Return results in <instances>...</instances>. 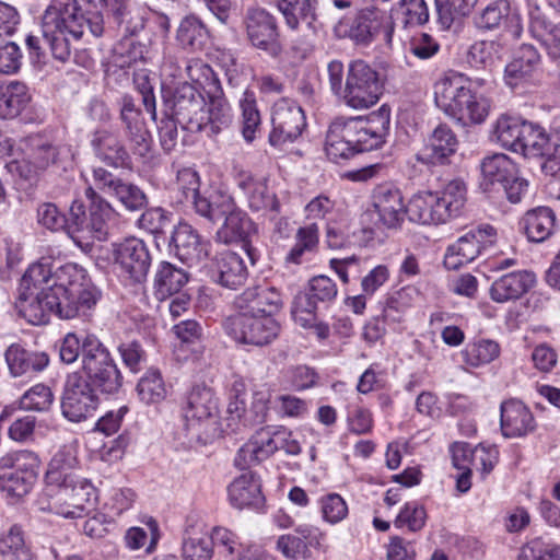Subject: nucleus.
Segmentation results:
<instances>
[{"label": "nucleus", "mask_w": 560, "mask_h": 560, "mask_svg": "<svg viewBox=\"0 0 560 560\" xmlns=\"http://www.w3.org/2000/svg\"><path fill=\"white\" fill-rule=\"evenodd\" d=\"M101 298L86 271L77 264H66L54 272L42 264L23 275L15 308L30 324H46L50 314L71 319L86 316Z\"/></svg>", "instance_id": "1"}, {"label": "nucleus", "mask_w": 560, "mask_h": 560, "mask_svg": "<svg viewBox=\"0 0 560 560\" xmlns=\"http://www.w3.org/2000/svg\"><path fill=\"white\" fill-rule=\"evenodd\" d=\"M104 32L101 12H85L79 0H51L42 15L39 30L26 36L25 45L32 58L39 60L49 48L55 59L66 61L71 55V40L89 42Z\"/></svg>", "instance_id": "2"}, {"label": "nucleus", "mask_w": 560, "mask_h": 560, "mask_svg": "<svg viewBox=\"0 0 560 560\" xmlns=\"http://www.w3.org/2000/svg\"><path fill=\"white\" fill-rule=\"evenodd\" d=\"M89 208L81 200L71 203L67 234L84 252H90L94 241H103L107 235V221L113 214L110 205L94 188L85 190Z\"/></svg>", "instance_id": "3"}, {"label": "nucleus", "mask_w": 560, "mask_h": 560, "mask_svg": "<svg viewBox=\"0 0 560 560\" xmlns=\"http://www.w3.org/2000/svg\"><path fill=\"white\" fill-rule=\"evenodd\" d=\"M436 105L453 118L479 124L488 115L487 100L478 97L464 84L462 75L445 77L434 85Z\"/></svg>", "instance_id": "4"}, {"label": "nucleus", "mask_w": 560, "mask_h": 560, "mask_svg": "<svg viewBox=\"0 0 560 560\" xmlns=\"http://www.w3.org/2000/svg\"><path fill=\"white\" fill-rule=\"evenodd\" d=\"M279 450L289 455H298L301 445L284 427L267 424L256 430L248 442L238 450L234 464L240 469H246L266 460Z\"/></svg>", "instance_id": "5"}, {"label": "nucleus", "mask_w": 560, "mask_h": 560, "mask_svg": "<svg viewBox=\"0 0 560 560\" xmlns=\"http://www.w3.org/2000/svg\"><path fill=\"white\" fill-rule=\"evenodd\" d=\"M383 90L380 73L366 61L350 62L342 91V100L353 109H366L375 105Z\"/></svg>", "instance_id": "6"}, {"label": "nucleus", "mask_w": 560, "mask_h": 560, "mask_svg": "<svg viewBox=\"0 0 560 560\" xmlns=\"http://www.w3.org/2000/svg\"><path fill=\"white\" fill-rule=\"evenodd\" d=\"M39 467L38 456L31 451L0 457V490L12 498L27 494L37 479Z\"/></svg>", "instance_id": "7"}, {"label": "nucleus", "mask_w": 560, "mask_h": 560, "mask_svg": "<svg viewBox=\"0 0 560 560\" xmlns=\"http://www.w3.org/2000/svg\"><path fill=\"white\" fill-rule=\"evenodd\" d=\"M82 369L91 383L104 393L121 386V375L107 348L94 335L84 337Z\"/></svg>", "instance_id": "8"}, {"label": "nucleus", "mask_w": 560, "mask_h": 560, "mask_svg": "<svg viewBox=\"0 0 560 560\" xmlns=\"http://www.w3.org/2000/svg\"><path fill=\"white\" fill-rule=\"evenodd\" d=\"M57 492L49 509L66 518L82 517L90 512L96 501V489L86 479L65 475V478L55 485Z\"/></svg>", "instance_id": "9"}, {"label": "nucleus", "mask_w": 560, "mask_h": 560, "mask_svg": "<svg viewBox=\"0 0 560 560\" xmlns=\"http://www.w3.org/2000/svg\"><path fill=\"white\" fill-rule=\"evenodd\" d=\"M165 105L183 129L190 132L203 130L207 102L194 84L182 83L165 97Z\"/></svg>", "instance_id": "10"}, {"label": "nucleus", "mask_w": 560, "mask_h": 560, "mask_svg": "<svg viewBox=\"0 0 560 560\" xmlns=\"http://www.w3.org/2000/svg\"><path fill=\"white\" fill-rule=\"evenodd\" d=\"M243 24L249 44L272 58L281 55V33L277 18L265 8L250 7L246 10Z\"/></svg>", "instance_id": "11"}, {"label": "nucleus", "mask_w": 560, "mask_h": 560, "mask_svg": "<svg viewBox=\"0 0 560 560\" xmlns=\"http://www.w3.org/2000/svg\"><path fill=\"white\" fill-rule=\"evenodd\" d=\"M225 328L236 341L262 347L278 337L280 324L271 316L237 313L228 318Z\"/></svg>", "instance_id": "12"}, {"label": "nucleus", "mask_w": 560, "mask_h": 560, "mask_svg": "<svg viewBox=\"0 0 560 560\" xmlns=\"http://www.w3.org/2000/svg\"><path fill=\"white\" fill-rule=\"evenodd\" d=\"M346 121L358 153L371 151L385 141L389 130L390 109L387 105H382L366 117L346 118Z\"/></svg>", "instance_id": "13"}, {"label": "nucleus", "mask_w": 560, "mask_h": 560, "mask_svg": "<svg viewBox=\"0 0 560 560\" xmlns=\"http://www.w3.org/2000/svg\"><path fill=\"white\" fill-rule=\"evenodd\" d=\"M272 130L269 135V143L281 147L293 142L306 127L304 110L294 101L281 98L275 103L271 115Z\"/></svg>", "instance_id": "14"}, {"label": "nucleus", "mask_w": 560, "mask_h": 560, "mask_svg": "<svg viewBox=\"0 0 560 560\" xmlns=\"http://www.w3.org/2000/svg\"><path fill=\"white\" fill-rule=\"evenodd\" d=\"M114 259L121 271L138 283L147 278L152 261L147 244L137 237L114 244Z\"/></svg>", "instance_id": "15"}, {"label": "nucleus", "mask_w": 560, "mask_h": 560, "mask_svg": "<svg viewBox=\"0 0 560 560\" xmlns=\"http://www.w3.org/2000/svg\"><path fill=\"white\" fill-rule=\"evenodd\" d=\"M119 118L133 154L141 158L145 156L151 150L152 138L142 112L136 106L131 96L125 95L121 98Z\"/></svg>", "instance_id": "16"}, {"label": "nucleus", "mask_w": 560, "mask_h": 560, "mask_svg": "<svg viewBox=\"0 0 560 560\" xmlns=\"http://www.w3.org/2000/svg\"><path fill=\"white\" fill-rule=\"evenodd\" d=\"M318 0H277L276 5L285 25L296 31L302 22L316 35L329 22V18L317 13Z\"/></svg>", "instance_id": "17"}, {"label": "nucleus", "mask_w": 560, "mask_h": 560, "mask_svg": "<svg viewBox=\"0 0 560 560\" xmlns=\"http://www.w3.org/2000/svg\"><path fill=\"white\" fill-rule=\"evenodd\" d=\"M93 179L98 190L115 196L128 210H139L147 205V196L138 186L124 182L103 167L94 168Z\"/></svg>", "instance_id": "18"}, {"label": "nucleus", "mask_w": 560, "mask_h": 560, "mask_svg": "<svg viewBox=\"0 0 560 560\" xmlns=\"http://www.w3.org/2000/svg\"><path fill=\"white\" fill-rule=\"evenodd\" d=\"M475 23L481 30H495L502 24L505 32L514 39H518L523 33V24L520 13L511 9L509 0H494L485 7L476 16Z\"/></svg>", "instance_id": "19"}, {"label": "nucleus", "mask_w": 560, "mask_h": 560, "mask_svg": "<svg viewBox=\"0 0 560 560\" xmlns=\"http://www.w3.org/2000/svg\"><path fill=\"white\" fill-rule=\"evenodd\" d=\"M241 314L273 316L282 307L280 292L273 287L257 285L246 289L234 300Z\"/></svg>", "instance_id": "20"}, {"label": "nucleus", "mask_w": 560, "mask_h": 560, "mask_svg": "<svg viewBox=\"0 0 560 560\" xmlns=\"http://www.w3.org/2000/svg\"><path fill=\"white\" fill-rule=\"evenodd\" d=\"M230 213L223 217L221 228L217 232V236L223 243L242 242L243 247L252 264L257 259V252L250 245L248 237L255 232V226L248 215L240 209L235 201L229 211Z\"/></svg>", "instance_id": "21"}, {"label": "nucleus", "mask_w": 560, "mask_h": 560, "mask_svg": "<svg viewBox=\"0 0 560 560\" xmlns=\"http://www.w3.org/2000/svg\"><path fill=\"white\" fill-rule=\"evenodd\" d=\"M174 254L189 267L199 265L208 256V244L198 231L186 222H180L173 231L171 243Z\"/></svg>", "instance_id": "22"}, {"label": "nucleus", "mask_w": 560, "mask_h": 560, "mask_svg": "<svg viewBox=\"0 0 560 560\" xmlns=\"http://www.w3.org/2000/svg\"><path fill=\"white\" fill-rule=\"evenodd\" d=\"M372 200L380 221L386 228L395 229L400 225L406 215V206L398 188L380 185L374 189Z\"/></svg>", "instance_id": "23"}, {"label": "nucleus", "mask_w": 560, "mask_h": 560, "mask_svg": "<svg viewBox=\"0 0 560 560\" xmlns=\"http://www.w3.org/2000/svg\"><path fill=\"white\" fill-rule=\"evenodd\" d=\"M433 224H442L460 214L466 203V186L464 182H450L441 192H432Z\"/></svg>", "instance_id": "24"}, {"label": "nucleus", "mask_w": 560, "mask_h": 560, "mask_svg": "<svg viewBox=\"0 0 560 560\" xmlns=\"http://www.w3.org/2000/svg\"><path fill=\"white\" fill-rule=\"evenodd\" d=\"M535 283L534 272L512 271L495 279L490 287L489 294L491 300L497 303L516 301L526 294Z\"/></svg>", "instance_id": "25"}, {"label": "nucleus", "mask_w": 560, "mask_h": 560, "mask_svg": "<svg viewBox=\"0 0 560 560\" xmlns=\"http://www.w3.org/2000/svg\"><path fill=\"white\" fill-rule=\"evenodd\" d=\"M560 148L556 135H549L541 126L525 121L520 152L525 158H540L549 162Z\"/></svg>", "instance_id": "26"}, {"label": "nucleus", "mask_w": 560, "mask_h": 560, "mask_svg": "<svg viewBox=\"0 0 560 560\" xmlns=\"http://www.w3.org/2000/svg\"><path fill=\"white\" fill-rule=\"evenodd\" d=\"M386 28V13L376 7H368L354 16L349 28V37L358 45H369Z\"/></svg>", "instance_id": "27"}, {"label": "nucleus", "mask_w": 560, "mask_h": 560, "mask_svg": "<svg viewBox=\"0 0 560 560\" xmlns=\"http://www.w3.org/2000/svg\"><path fill=\"white\" fill-rule=\"evenodd\" d=\"M91 145L95 155L113 167H127L131 163L129 152L118 136L109 130H96L93 133Z\"/></svg>", "instance_id": "28"}, {"label": "nucleus", "mask_w": 560, "mask_h": 560, "mask_svg": "<svg viewBox=\"0 0 560 560\" xmlns=\"http://www.w3.org/2000/svg\"><path fill=\"white\" fill-rule=\"evenodd\" d=\"M457 139L454 132L446 125L438 126L429 142L417 154V160L425 164H443L455 153Z\"/></svg>", "instance_id": "29"}, {"label": "nucleus", "mask_w": 560, "mask_h": 560, "mask_svg": "<svg viewBox=\"0 0 560 560\" xmlns=\"http://www.w3.org/2000/svg\"><path fill=\"white\" fill-rule=\"evenodd\" d=\"M211 271L218 283L230 289L244 284L248 275L243 259L230 250L219 253L214 257Z\"/></svg>", "instance_id": "30"}, {"label": "nucleus", "mask_w": 560, "mask_h": 560, "mask_svg": "<svg viewBox=\"0 0 560 560\" xmlns=\"http://www.w3.org/2000/svg\"><path fill=\"white\" fill-rule=\"evenodd\" d=\"M325 152L327 158L335 163L347 161L358 153L348 131L346 118H337L330 124L326 133Z\"/></svg>", "instance_id": "31"}, {"label": "nucleus", "mask_w": 560, "mask_h": 560, "mask_svg": "<svg viewBox=\"0 0 560 560\" xmlns=\"http://www.w3.org/2000/svg\"><path fill=\"white\" fill-rule=\"evenodd\" d=\"M482 179L480 187L483 191H490L494 185L502 186L511 182L518 172L517 165L510 156L503 153H494L486 156L480 164Z\"/></svg>", "instance_id": "32"}, {"label": "nucleus", "mask_w": 560, "mask_h": 560, "mask_svg": "<svg viewBox=\"0 0 560 560\" xmlns=\"http://www.w3.org/2000/svg\"><path fill=\"white\" fill-rule=\"evenodd\" d=\"M4 355L9 371L14 377L40 372L49 363L45 352H32L18 343L11 345Z\"/></svg>", "instance_id": "33"}, {"label": "nucleus", "mask_w": 560, "mask_h": 560, "mask_svg": "<svg viewBox=\"0 0 560 560\" xmlns=\"http://www.w3.org/2000/svg\"><path fill=\"white\" fill-rule=\"evenodd\" d=\"M228 492L230 502L237 509L258 506L264 502L260 479L250 471L235 478Z\"/></svg>", "instance_id": "34"}, {"label": "nucleus", "mask_w": 560, "mask_h": 560, "mask_svg": "<svg viewBox=\"0 0 560 560\" xmlns=\"http://www.w3.org/2000/svg\"><path fill=\"white\" fill-rule=\"evenodd\" d=\"M238 187L246 195L248 207L253 211H279L276 195L270 192L265 178H255L250 174H241Z\"/></svg>", "instance_id": "35"}, {"label": "nucleus", "mask_w": 560, "mask_h": 560, "mask_svg": "<svg viewBox=\"0 0 560 560\" xmlns=\"http://www.w3.org/2000/svg\"><path fill=\"white\" fill-rule=\"evenodd\" d=\"M528 241L541 243L549 238L556 228V215L548 207H538L527 211L521 220Z\"/></svg>", "instance_id": "36"}, {"label": "nucleus", "mask_w": 560, "mask_h": 560, "mask_svg": "<svg viewBox=\"0 0 560 560\" xmlns=\"http://www.w3.org/2000/svg\"><path fill=\"white\" fill-rule=\"evenodd\" d=\"M185 420H207L218 416V406L212 390L197 385L188 393L183 406Z\"/></svg>", "instance_id": "37"}, {"label": "nucleus", "mask_w": 560, "mask_h": 560, "mask_svg": "<svg viewBox=\"0 0 560 560\" xmlns=\"http://www.w3.org/2000/svg\"><path fill=\"white\" fill-rule=\"evenodd\" d=\"M529 31L547 50L548 56L560 58V26L549 21L538 9L530 12Z\"/></svg>", "instance_id": "38"}, {"label": "nucleus", "mask_w": 560, "mask_h": 560, "mask_svg": "<svg viewBox=\"0 0 560 560\" xmlns=\"http://www.w3.org/2000/svg\"><path fill=\"white\" fill-rule=\"evenodd\" d=\"M540 65V55L537 49L524 44L520 47L515 58L505 67V81L510 86L517 85L518 81L529 77Z\"/></svg>", "instance_id": "39"}, {"label": "nucleus", "mask_w": 560, "mask_h": 560, "mask_svg": "<svg viewBox=\"0 0 560 560\" xmlns=\"http://www.w3.org/2000/svg\"><path fill=\"white\" fill-rule=\"evenodd\" d=\"M27 86L19 81L0 84V118L12 119L21 114L30 102Z\"/></svg>", "instance_id": "40"}, {"label": "nucleus", "mask_w": 560, "mask_h": 560, "mask_svg": "<svg viewBox=\"0 0 560 560\" xmlns=\"http://www.w3.org/2000/svg\"><path fill=\"white\" fill-rule=\"evenodd\" d=\"M481 250L482 246L469 231L448 246L443 264L448 270H457L477 258Z\"/></svg>", "instance_id": "41"}, {"label": "nucleus", "mask_w": 560, "mask_h": 560, "mask_svg": "<svg viewBox=\"0 0 560 560\" xmlns=\"http://www.w3.org/2000/svg\"><path fill=\"white\" fill-rule=\"evenodd\" d=\"M188 281V272L183 268H177L167 261H162L155 276L156 296L164 300L175 293Z\"/></svg>", "instance_id": "42"}, {"label": "nucleus", "mask_w": 560, "mask_h": 560, "mask_svg": "<svg viewBox=\"0 0 560 560\" xmlns=\"http://www.w3.org/2000/svg\"><path fill=\"white\" fill-rule=\"evenodd\" d=\"M78 465V444L72 441L61 446L51 458L47 472L46 480L49 486L59 485L65 478V475H71L69 471Z\"/></svg>", "instance_id": "43"}, {"label": "nucleus", "mask_w": 560, "mask_h": 560, "mask_svg": "<svg viewBox=\"0 0 560 560\" xmlns=\"http://www.w3.org/2000/svg\"><path fill=\"white\" fill-rule=\"evenodd\" d=\"M233 202L231 196L215 191L209 196L202 194L192 206L197 214L217 224L230 213Z\"/></svg>", "instance_id": "44"}, {"label": "nucleus", "mask_w": 560, "mask_h": 560, "mask_svg": "<svg viewBox=\"0 0 560 560\" xmlns=\"http://www.w3.org/2000/svg\"><path fill=\"white\" fill-rule=\"evenodd\" d=\"M240 127L243 138L252 143L261 130V115L257 106L255 94L246 90L240 100Z\"/></svg>", "instance_id": "45"}, {"label": "nucleus", "mask_w": 560, "mask_h": 560, "mask_svg": "<svg viewBox=\"0 0 560 560\" xmlns=\"http://www.w3.org/2000/svg\"><path fill=\"white\" fill-rule=\"evenodd\" d=\"M176 37L185 49L196 51L203 49L209 38V32L202 21L191 14L182 20Z\"/></svg>", "instance_id": "46"}, {"label": "nucleus", "mask_w": 560, "mask_h": 560, "mask_svg": "<svg viewBox=\"0 0 560 560\" xmlns=\"http://www.w3.org/2000/svg\"><path fill=\"white\" fill-rule=\"evenodd\" d=\"M107 12L108 18L117 26L124 37L135 36L144 28V16L138 9H135L130 4V1Z\"/></svg>", "instance_id": "47"}, {"label": "nucleus", "mask_w": 560, "mask_h": 560, "mask_svg": "<svg viewBox=\"0 0 560 560\" xmlns=\"http://www.w3.org/2000/svg\"><path fill=\"white\" fill-rule=\"evenodd\" d=\"M0 560H32L24 532L19 525H12L0 535Z\"/></svg>", "instance_id": "48"}, {"label": "nucleus", "mask_w": 560, "mask_h": 560, "mask_svg": "<svg viewBox=\"0 0 560 560\" xmlns=\"http://www.w3.org/2000/svg\"><path fill=\"white\" fill-rule=\"evenodd\" d=\"M96 408L97 397L93 392L63 397L61 402L62 413L68 420H85L94 417Z\"/></svg>", "instance_id": "49"}, {"label": "nucleus", "mask_w": 560, "mask_h": 560, "mask_svg": "<svg viewBox=\"0 0 560 560\" xmlns=\"http://www.w3.org/2000/svg\"><path fill=\"white\" fill-rule=\"evenodd\" d=\"M52 402V395L49 387L37 384L27 390L20 399L19 409L30 411L47 410ZM18 410L15 407L4 408L0 415V420L12 417V411Z\"/></svg>", "instance_id": "50"}, {"label": "nucleus", "mask_w": 560, "mask_h": 560, "mask_svg": "<svg viewBox=\"0 0 560 560\" xmlns=\"http://www.w3.org/2000/svg\"><path fill=\"white\" fill-rule=\"evenodd\" d=\"M478 0H433L438 21L443 28H450L454 21L467 16Z\"/></svg>", "instance_id": "51"}, {"label": "nucleus", "mask_w": 560, "mask_h": 560, "mask_svg": "<svg viewBox=\"0 0 560 560\" xmlns=\"http://www.w3.org/2000/svg\"><path fill=\"white\" fill-rule=\"evenodd\" d=\"M525 121H518L511 117H500L495 124L493 135L503 147L518 153L523 137Z\"/></svg>", "instance_id": "52"}, {"label": "nucleus", "mask_w": 560, "mask_h": 560, "mask_svg": "<svg viewBox=\"0 0 560 560\" xmlns=\"http://www.w3.org/2000/svg\"><path fill=\"white\" fill-rule=\"evenodd\" d=\"M465 362L474 368L488 364L500 355V346L491 339H479L466 346Z\"/></svg>", "instance_id": "53"}, {"label": "nucleus", "mask_w": 560, "mask_h": 560, "mask_svg": "<svg viewBox=\"0 0 560 560\" xmlns=\"http://www.w3.org/2000/svg\"><path fill=\"white\" fill-rule=\"evenodd\" d=\"M232 122L231 108L224 97H211L208 108L206 107V121L203 130L210 133H218L229 127Z\"/></svg>", "instance_id": "54"}, {"label": "nucleus", "mask_w": 560, "mask_h": 560, "mask_svg": "<svg viewBox=\"0 0 560 560\" xmlns=\"http://www.w3.org/2000/svg\"><path fill=\"white\" fill-rule=\"evenodd\" d=\"M432 191H422L413 195L406 206V215L412 222L420 224H433Z\"/></svg>", "instance_id": "55"}, {"label": "nucleus", "mask_w": 560, "mask_h": 560, "mask_svg": "<svg viewBox=\"0 0 560 560\" xmlns=\"http://www.w3.org/2000/svg\"><path fill=\"white\" fill-rule=\"evenodd\" d=\"M501 46L495 40H479L471 45L468 61L475 68H491L499 58Z\"/></svg>", "instance_id": "56"}, {"label": "nucleus", "mask_w": 560, "mask_h": 560, "mask_svg": "<svg viewBox=\"0 0 560 560\" xmlns=\"http://www.w3.org/2000/svg\"><path fill=\"white\" fill-rule=\"evenodd\" d=\"M317 301L307 292H300L293 301L292 316L302 327H312L316 322Z\"/></svg>", "instance_id": "57"}, {"label": "nucleus", "mask_w": 560, "mask_h": 560, "mask_svg": "<svg viewBox=\"0 0 560 560\" xmlns=\"http://www.w3.org/2000/svg\"><path fill=\"white\" fill-rule=\"evenodd\" d=\"M140 399L147 404H153L164 399L166 389L161 374L156 371L149 372L137 385Z\"/></svg>", "instance_id": "58"}, {"label": "nucleus", "mask_w": 560, "mask_h": 560, "mask_svg": "<svg viewBox=\"0 0 560 560\" xmlns=\"http://www.w3.org/2000/svg\"><path fill=\"white\" fill-rule=\"evenodd\" d=\"M211 547H215L219 553L224 555L225 557H231L233 560L235 559V555L237 557L242 553L241 544L238 542L237 536L225 527H214L210 537Z\"/></svg>", "instance_id": "59"}, {"label": "nucleus", "mask_w": 560, "mask_h": 560, "mask_svg": "<svg viewBox=\"0 0 560 560\" xmlns=\"http://www.w3.org/2000/svg\"><path fill=\"white\" fill-rule=\"evenodd\" d=\"M139 226L151 234H164L172 225L171 214L162 208L145 210L139 221Z\"/></svg>", "instance_id": "60"}, {"label": "nucleus", "mask_w": 560, "mask_h": 560, "mask_svg": "<svg viewBox=\"0 0 560 560\" xmlns=\"http://www.w3.org/2000/svg\"><path fill=\"white\" fill-rule=\"evenodd\" d=\"M302 537L292 534L282 535L277 541L278 549L291 560H310L312 552Z\"/></svg>", "instance_id": "61"}, {"label": "nucleus", "mask_w": 560, "mask_h": 560, "mask_svg": "<svg viewBox=\"0 0 560 560\" xmlns=\"http://www.w3.org/2000/svg\"><path fill=\"white\" fill-rule=\"evenodd\" d=\"M175 185L178 192L182 194L180 202L190 201L194 205L197 198L202 195L199 190V176L197 172L191 168L178 171Z\"/></svg>", "instance_id": "62"}, {"label": "nucleus", "mask_w": 560, "mask_h": 560, "mask_svg": "<svg viewBox=\"0 0 560 560\" xmlns=\"http://www.w3.org/2000/svg\"><path fill=\"white\" fill-rule=\"evenodd\" d=\"M427 520V513L422 505L416 502H408L397 515L394 524L396 527L407 526L409 530H420Z\"/></svg>", "instance_id": "63"}, {"label": "nucleus", "mask_w": 560, "mask_h": 560, "mask_svg": "<svg viewBox=\"0 0 560 560\" xmlns=\"http://www.w3.org/2000/svg\"><path fill=\"white\" fill-rule=\"evenodd\" d=\"M517 560H560V547L534 540L521 549Z\"/></svg>", "instance_id": "64"}]
</instances>
